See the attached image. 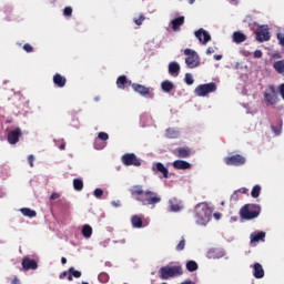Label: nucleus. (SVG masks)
<instances>
[{
	"label": "nucleus",
	"instance_id": "nucleus-1",
	"mask_svg": "<svg viewBox=\"0 0 284 284\" xmlns=\"http://www.w3.org/2000/svg\"><path fill=\"white\" fill-rule=\"evenodd\" d=\"M130 192L135 201L143 205H152L154 207V205L161 203V195L152 191H143L141 185L132 186Z\"/></svg>",
	"mask_w": 284,
	"mask_h": 284
},
{
	"label": "nucleus",
	"instance_id": "nucleus-39",
	"mask_svg": "<svg viewBox=\"0 0 284 284\" xmlns=\"http://www.w3.org/2000/svg\"><path fill=\"white\" fill-rule=\"evenodd\" d=\"M176 252H183L185 250V239H182L175 247Z\"/></svg>",
	"mask_w": 284,
	"mask_h": 284
},
{
	"label": "nucleus",
	"instance_id": "nucleus-15",
	"mask_svg": "<svg viewBox=\"0 0 284 284\" xmlns=\"http://www.w3.org/2000/svg\"><path fill=\"white\" fill-rule=\"evenodd\" d=\"M169 207L171 210V212H181V210H183V201H181L178 197H172L171 200H169Z\"/></svg>",
	"mask_w": 284,
	"mask_h": 284
},
{
	"label": "nucleus",
	"instance_id": "nucleus-4",
	"mask_svg": "<svg viewBox=\"0 0 284 284\" xmlns=\"http://www.w3.org/2000/svg\"><path fill=\"white\" fill-rule=\"evenodd\" d=\"M260 214L261 205L258 204H245L240 210V216L241 219H244V221H252V219H258Z\"/></svg>",
	"mask_w": 284,
	"mask_h": 284
},
{
	"label": "nucleus",
	"instance_id": "nucleus-56",
	"mask_svg": "<svg viewBox=\"0 0 284 284\" xmlns=\"http://www.w3.org/2000/svg\"><path fill=\"white\" fill-rule=\"evenodd\" d=\"M214 59H215V61H221V59H223V55L216 54V55H214Z\"/></svg>",
	"mask_w": 284,
	"mask_h": 284
},
{
	"label": "nucleus",
	"instance_id": "nucleus-47",
	"mask_svg": "<svg viewBox=\"0 0 284 284\" xmlns=\"http://www.w3.org/2000/svg\"><path fill=\"white\" fill-rule=\"evenodd\" d=\"M58 199H61V194L59 193H52L50 196V201H57Z\"/></svg>",
	"mask_w": 284,
	"mask_h": 284
},
{
	"label": "nucleus",
	"instance_id": "nucleus-44",
	"mask_svg": "<svg viewBox=\"0 0 284 284\" xmlns=\"http://www.w3.org/2000/svg\"><path fill=\"white\" fill-rule=\"evenodd\" d=\"M23 51H24V52H34V48L31 47L30 43H26V44L23 45Z\"/></svg>",
	"mask_w": 284,
	"mask_h": 284
},
{
	"label": "nucleus",
	"instance_id": "nucleus-31",
	"mask_svg": "<svg viewBox=\"0 0 284 284\" xmlns=\"http://www.w3.org/2000/svg\"><path fill=\"white\" fill-rule=\"evenodd\" d=\"M273 68L278 74H283L284 73V60H278V61L274 62Z\"/></svg>",
	"mask_w": 284,
	"mask_h": 284
},
{
	"label": "nucleus",
	"instance_id": "nucleus-9",
	"mask_svg": "<svg viewBox=\"0 0 284 284\" xmlns=\"http://www.w3.org/2000/svg\"><path fill=\"white\" fill-rule=\"evenodd\" d=\"M121 162L126 166L133 165L134 168H141V159L136 158V154L134 153L123 154L121 156Z\"/></svg>",
	"mask_w": 284,
	"mask_h": 284
},
{
	"label": "nucleus",
	"instance_id": "nucleus-2",
	"mask_svg": "<svg viewBox=\"0 0 284 284\" xmlns=\"http://www.w3.org/2000/svg\"><path fill=\"white\" fill-rule=\"evenodd\" d=\"M195 223L197 225H205L209 221H212V209L205 203H200L195 206Z\"/></svg>",
	"mask_w": 284,
	"mask_h": 284
},
{
	"label": "nucleus",
	"instance_id": "nucleus-27",
	"mask_svg": "<svg viewBox=\"0 0 284 284\" xmlns=\"http://www.w3.org/2000/svg\"><path fill=\"white\" fill-rule=\"evenodd\" d=\"M81 276H82L81 271H77V270L74 268V266H71V267L69 268V275H68V281H69V282H71L72 278H81Z\"/></svg>",
	"mask_w": 284,
	"mask_h": 284
},
{
	"label": "nucleus",
	"instance_id": "nucleus-20",
	"mask_svg": "<svg viewBox=\"0 0 284 284\" xmlns=\"http://www.w3.org/2000/svg\"><path fill=\"white\" fill-rule=\"evenodd\" d=\"M174 170H190L192 168V164L184 160H175L173 162Z\"/></svg>",
	"mask_w": 284,
	"mask_h": 284
},
{
	"label": "nucleus",
	"instance_id": "nucleus-14",
	"mask_svg": "<svg viewBox=\"0 0 284 284\" xmlns=\"http://www.w3.org/2000/svg\"><path fill=\"white\" fill-rule=\"evenodd\" d=\"M39 268V263L36 260H32L30 257H23L22 258V270L26 272L30 270H38Z\"/></svg>",
	"mask_w": 284,
	"mask_h": 284
},
{
	"label": "nucleus",
	"instance_id": "nucleus-59",
	"mask_svg": "<svg viewBox=\"0 0 284 284\" xmlns=\"http://www.w3.org/2000/svg\"><path fill=\"white\" fill-rule=\"evenodd\" d=\"M196 0H187V2L190 3V6H192V3H194Z\"/></svg>",
	"mask_w": 284,
	"mask_h": 284
},
{
	"label": "nucleus",
	"instance_id": "nucleus-18",
	"mask_svg": "<svg viewBox=\"0 0 284 284\" xmlns=\"http://www.w3.org/2000/svg\"><path fill=\"white\" fill-rule=\"evenodd\" d=\"M253 276L254 278H263L265 276V270H263V265L258 262L253 264Z\"/></svg>",
	"mask_w": 284,
	"mask_h": 284
},
{
	"label": "nucleus",
	"instance_id": "nucleus-26",
	"mask_svg": "<svg viewBox=\"0 0 284 284\" xmlns=\"http://www.w3.org/2000/svg\"><path fill=\"white\" fill-rule=\"evenodd\" d=\"M233 41L234 43H243L244 41H247V37L241 31H235L233 33Z\"/></svg>",
	"mask_w": 284,
	"mask_h": 284
},
{
	"label": "nucleus",
	"instance_id": "nucleus-30",
	"mask_svg": "<svg viewBox=\"0 0 284 284\" xmlns=\"http://www.w3.org/2000/svg\"><path fill=\"white\" fill-rule=\"evenodd\" d=\"M20 212L23 216H28L29 219H34V216H37V211L28 207L20 209Z\"/></svg>",
	"mask_w": 284,
	"mask_h": 284
},
{
	"label": "nucleus",
	"instance_id": "nucleus-32",
	"mask_svg": "<svg viewBox=\"0 0 284 284\" xmlns=\"http://www.w3.org/2000/svg\"><path fill=\"white\" fill-rule=\"evenodd\" d=\"M82 236H84V239H90V236H92V226L89 224L84 225L82 227Z\"/></svg>",
	"mask_w": 284,
	"mask_h": 284
},
{
	"label": "nucleus",
	"instance_id": "nucleus-29",
	"mask_svg": "<svg viewBox=\"0 0 284 284\" xmlns=\"http://www.w3.org/2000/svg\"><path fill=\"white\" fill-rule=\"evenodd\" d=\"M264 239H265V232L263 231L251 234V243H258V241H263Z\"/></svg>",
	"mask_w": 284,
	"mask_h": 284
},
{
	"label": "nucleus",
	"instance_id": "nucleus-41",
	"mask_svg": "<svg viewBox=\"0 0 284 284\" xmlns=\"http://www.w3.org/2000/svg\"><path fill=\"white\" fill-rule=\"evenodd\" d=\"M98 139H99L100 141H108V139H110V135H109L108 133H105V132H100V133L98 134Z\"/></svg>",
	"mask_w": 284,
	"mask_h": 284
},
{
	"label": "nucleus",
	"instance_id": "nucleus-36",
	"mask_svg": "<svg viewBox=\"0 0 284 284\" xmlns=\"http://www.w3.org/2000/svg\"><path fill=\"white\" fill-rule=\"evenodd\" d=\"M251 195L253 199H258V196L261 195V186L255 185L251 192Z\"/></svg>",
	"mask_w": 284,
	"mask_h": 284
},
{
	"label": "nucleus",
	"instance_id": "nucleus-12",
	"mask_svg": "<svg viewBox=\"0 0 284 284\" xmlns=\"http://www.w3.org/2000/svg\"><path fill=\"white\" fill-rule=\"evenodd\" d=\"M21 128H16L14 130L9 131L7 135V141L10 145H17L19 138L22 136Z\"/></svg>",
	"mask_w": 284,
	"mask_h": 284
},
{
	"label": "nucleus",
	"instance_id": "nucleus-19",
	"mask_svg": "<svg viewBox=\"0 0 284 284\" xmlns=\"http://www.w3.org/2000/svg\"><path fill=\"white\" fill-rule=\"evenodd\" d=\"M53 83L57 88H65V84L68 83V79L61 75V73H55L53 75Z\"/></svg>",
	"mask_w": 284,
	"mask_h": 284
},
{
	"label": "nucleus",
	"instance_id": "nucleus-13",
	"mask_svg": "<svg viewBox=\"0 0 284 284\" xmlns=\"http://www.w3.org/2000/svg\"><path fill=\"white\" fill-rule=\"evenodd\" d=\"M195 37H196V39H199L200 43H203V45H205V43L212 41V36H210V33L207 31H205V29H203V28L195 31Z\"/></svg>",
	"mask_w": 284,
	"mask_h": 284
},
{
	"label": "nucleus",
	"instance_id": "nucleus-54",
	"mask_svg": "<svg viewBox=\"0 0 284 284\" xmlns=\"http://www.w3.org/2000/svg\"><path fill=\"white\" fill-rule=\"evenodd\" d=\"M206 54H214V48L209 47L206 50Z\"/></svg>",
	"mask_w": 284,
	"mask_h": 284
},
{
	"label": "nucleus",
	"instance_id": "nucleus-24",
	"mask_svg": "<svg viewBox=\"0 0 284 284\" xmlns=\"http://www.w3.org/2000/svg\"><path fill=\"white\" fill-rule=\"evenodd\" d=\"M131 224L133 227L141 230L143 227V216L141 215H133L131 217Z\"/></svg>",
	"mask_w": 284,
	"mask_h": 284
},
{
	"label": "nucleus",
	"instance_id": "nucleus-57",
	"mask_svg": "<svg viewBox=\"0 0 284 284\" xmlns=\"http://www.w3.org/2000/svg\"><path fill=\"white\" fill-rule=\"evenodd\" d=\"M11 284H20L19 278H18V277H14V278L11 281Z\"/></svg>",
	"mask_w": 284,
	"mask_h": 284
},
{
	"label": "nucleus",
	"instance_id": "nucleus-42",
	"mask_svg": "<svg viewBox=\"0 0 284 284\" xmlns=\"http://www.w3.org/2000/svg\"><path fill=\"white\" fill-rule=\"evenodd\" d=\"M63 16L64 17H72V7H65L63 9Z\"/></svg>",
	"mask_w": 284,
	"mask_h": 284
},
{
	"label": "nucleus",
	"instance_id": "nucleus-45",
	"mask_svg": "<svg viewBox=\"0 0 284 284\" xmlns=\"http://www.w3.org/2000/svg\"><path fill=\"white\" fill-rule=\"evenodd\" d=\"M94 196L95 199H101V196H103V189H95Z\"/></svg>",
	"mask_w": 284,
	"mask_h": 284
},
{
	"label": "nucleus",
	"instance_id": "nucleus-48",
	"mask_svg": "<svg viewBox=\"0 0 284 284\" xmlns=\"http://www.w3.org/2000/svg\"><path fill=\"white\" fill-rule=\"evenodd\" d=\"M68 276H70V271H64L62 272L60 275H59V278L60 280H63V278H68Z\"/></svg>",
	"mask_w": 284,
	"mask_h": 284
},
{
	"label": "nucleus",
	"instance_id": "nucleus-22",
	"mask_svg": "<svg viewBox=\"0 0 284 284\" xmlns=\"http://www.w3.org/2000/svg\"><path fill=\"white\" fill-rule=\"evenodd\" d=\"M206 256L213 260L223 258V256H225V253H223V251L219 248H211L207 251Z\"/></svg>",
	"mask_w": 284,
	"mask_h": 284
},
{
	"label": "nucleus",
	"instance_id": "nucleus-53",
	"mask_svg": "<svg viewBox=\"0 0 284 284\" xmlns=\"http://www.w3.org/2000/svg\"><path fill=\"white\" fill-rule=\"evenodd\" d=\"M111 205H112L113 207H121V201H112V202H111Z\"/></svg>",
	"mask_w": 284,
	"mask_h": 284
},
{
	"label": "nucleus",
	"instance_id": "nucleus-46",
	"mask_svg": "<svg viewBox=\"0 0 284 284\" xmlns=\"http://www.w3.org/2000/svg\"><path fill=\"white\" fill-rule=\"evenodd\" d=\"M103 148H105V144L99 143V140L94 141V149L95 150H103Z\"/></svg>",
	"mask_w": 284,
	"mask_h": 284
},
{
	"label": "nucleus",
	"instance_id": "nucleus-25",
	"mask_svg": "<svg viewBox=\"0 0 284 284\" xmlns=\"http://www.w3.org/2000/svg\"><path fill=\"white\" fill-rule=\"evenodd\" d=\"M179 72H181V65L179 62H171L169 64V73H171L172 77H179Z\"/></svg>",
	"mask_w": 284,
	"mask_h": 284
},
{
	"label": "nucleus",
	"instance_id": "nucleus-6",
	"mask_svg": "<svg viewBox=\"0 0 284 284\" xmlns=\"http://www.w3.org/2000/svg\"><path fill=\"white\" fill-rule=\"evenodd\" d=\"M264 103L272 106L278 103V92L274 85H268V89L264 91Z\"/></svg>",
	"mask_w": 284,
	"mask_h": 284
},
{
	"label": "nucleus",
	"instance_id": "nucleus-50",
	"mask_svg": "<svg viewBox=\"0 0 284 284\" xmlns=\"http://www.w3.org/2000/svg\"><path fill=\"white\" fill-rule=\"evenodd\" d=\"M28 161H29L30 168H34V155H29Z\"/></svg>",
	"mask_w": 284,
	"mask_h": 284
},
{
	"label": "nucleus",
	"instance_id": "nucleus-5",
	"mask_svg": "<svg viewBox=\"0 0 284 284\" xmlns=\"http://www.w3.org/2000/svg\"><path fill=\"white\" fill-rule=\"evenodd\" d=\"M223 162L225 163V165L232 168H241V165H245V163H247V159L244 155L236 153L225 156L223 159Z\"/></svg>",
	"mask_w": 284,
	"mask_h": 284
},
{
	"label": "nucleus",
	"instance_id": "nucleus-23",
	"mask_svg": "<svg viewBox=\"0 0 284 284\" xmlns=\"http://www.w3.org/2000/svg\"><path fill=\"white\" fill-rule=\"evenodd\" d=\"M153 170L155 172H160V174H162L164 176V179H168L169 171H168V168H165V165H163V163H161V162L155 163L153 166Z\"/></svg>",
	"mask_w": 284,
	"mask_h": 284
},
{
	"label": "nucleus",
	"instance_id": "nucleus-16",
	"mask_svg": "<svg viewBox=\"0 0 284 284\" xmlns=\"http://www.w3.org/2000/svg\"><path fill=\"white\" fill-rule=\"evenodd\" d=\"M174 154L178 159H189V156H192V149L189 146L178 148L175 149Z\"/></svg>",
	"mask_w": 284,
	"mask_h": 284
},
{
	"label": "nucleus",
	"instance_id": "nucleus-35",
	"mask_svg": "<svg viewBox=\"0 0 284 284\" xmlns=\"http://www.w3.org/2000/svg\"><path fill=\"white\" fill-rule=\"evenodd\" d=\"M98 280L100 283H108V281H110V275L105 272H102L98 275Z\"/></svg>",
	"mask_w": 284,
	"mask_h": 284
},
{
	"label": "nucleus",
	"instance_id": "nucleus-10",
	"mask_svg": "<svg viewBox=\"0 0 284 284\" xmlns=\"http://www.w3.org/2000/svg\"><path fill=\"white\" fill-rule=\"evenodd\" d=\"M131 88L134 90V92L141 94V97H149V99H154V93H151L150 88L143 84L132 83Z\"/></svg>",
	"mask_w": 284,
	"mask_h": 284
},
{
	"label": "nucleus",
	"instance_id": "nucleus-61",
	"mask_svg": "<svg viewBox=\"0 0 284 284\" xmlns=\"http://www.w3.org/2000/svg\"><path fill=\"white\" fill-rule=\"evenodd\" d=\"M221 205H225V202H221Z\"/></svg>",
	"mask_w": 284,
	"mask_h": 284
},
{
	"label": "nucleus",
	"instance_id": "nucleus-11",
	"mask_svg": "<svg viewBox=\"0 0 284 284\" xmlns=\"http://www.w3.org/2000/svg\"><path fill=\"white\" fill-rule=\"evenodd\" d=\"M255 39L258 41V43H263L265 41H270V30L265 27H260L257 31L255 32Z\"/></svg>",
	"mask_w": 284,
	"mask_h": 284
},
{
	"label": "nucleus",
	"instance_id": "nucleus-43",
	"mask_svg": "<svg viewBox=\"0 0 284 284\" xmlns=\"http://www.w3.org/2000/svg\"><path fill=\"white\" fill-rule=\"evenodd\" d=\"M55 145L59 148V150H65V141L64 140H58L55 142Z\"/></svg>",
	"mask_w": 284,
	"mask_h": 284
},
{
	"label": "nucleus",
	"instance_id": "nucleus-28",
	"mask_svg": "<svg viewBox=\"0 0 284 284\" xmlns=\"http://www.w3.org/2000/svg\"><path fill=\"white\" fill-rule=\"evenodd\" d=\"M161 88L163 92L170 93L174 90V83L172 81L165 80L161 83Z\"/></svg>",
	"mask_w": 284,
	"mask_h": 284
},
{
	"label": "nucleus",
	"instance_id": "nucleus-37",
	"mask_svg": "<svg viewBox=\"0 0 284 284\" xmlns=\"http://www.w3.org/2000/svg\"><path fill=\"white\" fill-rule=\"evenodd\" d=\"M166 136L169 139H176L179 136V132L174 131V129H168Z\"/></svg>",
	"mask_w": 284,
	"mask_h": 284
},
{
	"label": "nucleus",
	"instance_id": "nucleus-21",
	"mask_svg": "<svg viewBox=\"0 0 284 284\" xmlns=\"http://www.w3.org/2000/svg\"><path fill=\"white\" fill-rule=\"evenodd\" d=\"M183 23H185V17H183V16L173 19L171 21L173 32H179V30H181V26H183Z\"/></svg>",
	"mask_w": 284,
	"mask_h": 284
},
{
	"label": "nucleus",
	"instance_id": "nucleus-49",
	"mask_svg": "<svg viewBox=\"0 0 284 284\" xmlns=\"http://www.w3.org/2000/svg\"><path fill=\"white\" fill-rule=\"evenodd\" d=\"M278 92H280V94H281V97H282V99L284 101V83L278 85Z\"/></svg>",
	"mask_w": 284,
	"mask_h": 284
},
{
	"label": "nucleus",
	"instance_id": "nucleus-8",
	"mask_svg": "<svg viewBox=\"0 0 284 284\" xmlns=\"http://www.w3.org/2000/svg\"><path fill=\"white\" fill-rule=\"evenodd\" d=\"M216 90V83L210 82L206 84H200L195 88L194 94L195 97H207V94H212Z\"/></svg>",
	"mask_w": 284,
	"mask_h": 284
},
{
	"label": "nucleus",
	"instance_id": "nucleus-55",
	"mask_svg": "<svg viewBox=\"0 0 284 284\" xmlns=\"http://www.w3.org/2000/svg\"><path fill=\"white\" fill-rule=\"evenodd\" d=\"M272 131L275 132L276 134H281V130H278L277 126H272Z\"/></svg>",
	"mask_w": 284,
	"mask_h": 284
},
{
	"label": "nucleus",
	"instance_id": "nucleus-38",
	"mask_svg": "<svg viewBox=\"0 0 284 284\" xmlns=\"http://www.w3.org/2000/svg\"><path fill=\"white\" fill-rule=\"evenodd\" d=\"M135 26H143V22L145 21V16L140 14L139 18L133 19Z\"/></svg>",
	"mask_w": 284,
	"mask_h": 284
},
{
	"label": "nucleus",
	"instance_id": "nucleus-33",
	"mask_svg": "<svg viewBox=\"0 0 284 284\" xmlns=\"http://www.w3.org/2000/svg\"><path fill=\"white\" fill-rule=\"evenodd\" d=\"M186 270L187 272H196L199 270V264L194 261H187L186 262Z\"/></svg>",
	"mask_w": 284,
	"mask_h": 284
},
{
	"label": "nucleus",
	"instance_id": "nucleus-52",
	"mask_svg": "<svg viewBox=\"0 0 284 284\" xmlns=\"http://www.w3.org/2000/svg\"><path fill=\"white\" fill-rule=\"evenodd\" d=\"M277 40L280 41V44H282L284 47V36L278 33L277 34Z\"/></svg>",
	"mask_w": 284,
	"mask_h": 284
},
{
	"label": "nucleus",
	"instance_id": "nucleus-7",
	"mask_svg": "<svg viewBox=\"0 0 284 284\" xmlns=\"http://www.w3.org/2000/svg\"><path fill=\"white\" fill-rule=\"evenodd\" d=\"M184 54L186 57L185 63L187 68H190L191 70L194 68H199L200 61H199V53H196V51L192 49H185Z\"/></svg>",
	"mask_w": 284,
	"mask_h": 284
},
{
	"label": "nucleus",
	"instance_id": "nucleus-51",
	"mask_svg": "<svg viewBox=\"0 0 284 284\" xmlns=\"http://www.w3.org/2000/svg\"><path fill=\"white\" fill-rule=\"evenodd\" d=\"M261 57H263V51H261V50H255V52H254V58H255V59H261Z\"/></svg>",
	"mask_w": 284,
	"mask_h": 284
},
{
	"label": "nucleus",
	"instance_id": "nucleus-62",
	"mask_svg": "<svg viewBox=\"0 0 284 284\" xmlns=\"http://www.w3.org/2000/svg\"><path fill=\"white\" fill-rule=\"evenodd\" d=\"M162 284H168V283H162Z\"/></svg>",
	"mask_w": 284,
	"mask_h": 284
},
{
	"label": "nucleus",
	"instance_id": "nucleus-17",
	"mask_svg": "<svg viewBox=\"0 0 284 284\" xmlns=\"http://www.w3.org/2000/svg\"><path fill=\"white\" fill-rule=\"evenodd\" d=\"M130 85L132 87V81L128 80V77L125 75H120L116 79V87L120 90H125V88H130Z\"/></svg>",
	"mask_w": 284,
	"mask_h": 284
},
{
	"label": "nucleus",
	"instance_id": "nucleus-60",
	"mask_svg": "<svg viewBox=\"0 0 284 284\" xmlns=\"http://www.w3.org/2000/svg\"><path fill=\"white\" fill-rule=\"evenodd\" d=\"M214 216H215V219H220L219 213H215Z\"/></svg>",
	"mask_w": 284,
	"mask_h": 284
},
{
	"label": "nucleus",
	"instance_id": "nucleus-58",
	"mask_svg": "<svg viewBox=\"0 0 284 284\" xmlns=\"http://www.w3.org/2000/svg\"><path fill=\"white\" fill-rule=\"evenodd\" d=\"M61 263H62V265H65V263H68V258L61 257Z\"/></svg>",
	"mask_w": 284,
	"mask_h": 284
},
{
	"label": "nucleus",
	"instance_id": "nucleus-34",
	"mask_svg": "<svg viewBox=\"0 0 284 284\" xmlns=\"http://www.w3.org/2000/svg\"><path fill=\"white\" fill-rule=\"evenodd\" d=\"M73 187H74V190H77L78 192H81V190H83V180H81V179H74V180H73Z\"/></svg>",
	"mask_w": 284,
	"mask_h": 284
},
{
	"label": "nucleus",
	"instance_id": "nucleus-40",
	"mask_svg": "<svg viewBox=\"0 0 284 284\" xmlns=\"http://www.w3.org/2000/svg\"><path fill=\"white\" fill-rule=\"evenodd\" d=\"M184 81H185L186 85H193L194 84V78H192V75L190 73L185 74Z\"/></svg>",
	"mask_w": 284,
	"mask_h": 284
},
{
	"label": "nucleus",
	"instance_id": "nucleus-3",
	"mask_svg": "<svg viewBox=\"0 0 284 284\" xmlns=\"http://www.w3.org/2000/svg\"><path fill=\"white\" fill-rule=\"evenodd\" d=\"M183 267L181 265H166L159 270V276L162 281H168V278H174L176 276H182Z\"/></svg>",
	"mask_w": 284,
	"mask_h": 284
}]
</instances>
